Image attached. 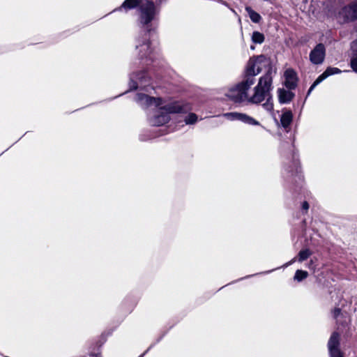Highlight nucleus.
Wrapping results in <instances>:
<instances>
[{
    "instance_id": "nucleus-4",
    "label": "nucleus",
    "mask_w": 357,
    "mask_h": 357,
    "mask_svg": "<svg viewBox=\"0 0 357 357\" xmlns=\"http://www.w3.org/2000/svg\"><path fill=\"white\" fill-rule=\"evenodd\" d=\"M266 59L264 55L250 58L248 62L244 79L248 86H252L255 82V77L261 71L260 64Z\"/></svg>"
},
{
    "instance_id": "nucleus-8",
    "label": "nucleus",
    "mask_w": 357,
    "mask_h": 357,
    "mask_svg": "<svg viewBox=\"0 0 357 357\" xmlns=\"http://www.w3.org/2000/svg\"><path fill=\"white\" fill-rule=\"evenodd\" d=\"M135 101L143 107H148L151 105L159 107L162 103L161 98L151 97L144 93H137Z\"/></svg>"
},
{
    "instance_id": "nucleus-16",
    "label": "nucleus",
    "mask_w": 357,
    "mask_h": 357,
    "mask_svg": "<svg viewBox=\"0 0 357 357\" xmlns=\"http://www.w3.org/2000/svg\"><path fill=\"white\" fill-rule=\"evenodd\" d=\"M140 3L139 0H125L119 10L121 9V8L125 9H132L137 6H139Z\"/></svg>"
},
{
    "instance_id": "nucleus-24",
    "label": "nucleus",
    "mask_w": 357,
    "mask_h": 357,
    "mask_svg": "<svg viewBox=\"0 0 357 357\" xmlns=\"http://www.w3.org/2000/svg\"><path fill=\"white\" fill-rule=\"evenodd\" d=\"M341 314V310L338 307H336L333 311V316L335 319H337L339 315Z\"/></svg>"
},
{
    "instance_id": "nucleus-14",
    "label": "nucleus",
    "mask_w": 357,
    "mask_h": 357,
    "mask_svg": "<svg viewBox=\"0 0 357 357\" xmlns=\"http://www.w3.org/2000/svg\"><path fill=\"white\" fill-rule=\"evenodd\" d=\"M340 73H341V70L339 68H335V67H328L321 75H320L317 77V83H320L324 79L327 78L328 76H331V75H333L335 74H338Z\"/></svg>"
},
{
    "instance_id": "nucleus-7",
    "label": "nucleus",
    "mask_w": 357,
    "mask_h": 357,
    "mask_svg": "<svg viewBox=\"0 0 357 357\" xmlns=\"http://www.w3.org/2000/svg\"><path fill=\"white\" fill-rule=\"evenodd\" d=\"M328 347L330 357H344L340 349V335L337 332L332 333L328 342Z\"/></svg>"
},
{
    "instance_id": "nucleus-20",
    "label": "nucleus",
    "mask_w": 357,
    "mask_h": 357,
    "mask_svg": "<svg viewBox=\"0 0 357 357\" xmlns=\"http://www.w3.org/2000/svg\"><path fill=\"white\" fill-rule=\"evenodd\" d=\"M308 276V273L305 271L297 270L295 273L294 280L301 282Z\"/></svg>"
},
{
    "instance_id": "nucleus-11",
    "label": "nucleus",
    "mask_w": 357,
    "mask_h": 357,
    "mask_svg": "<svg viewBox=\"0 0 357 357\" xmlns=\"http://www.w3.org/2000/svg\"><path fill=\"white\" fill-rule=\"evenodd\" d=\"M136 50H139V56L140 59L146 58L150 55V43L146 36L143 40H137Z\"/></svg>"
},
{
    "instance_id": "nucleus-1",
    "label": "nucleus",
    "mask_w": 357,
    "mask_h": 357,
    "mask_svg": "<svg viewBox=\"0 0 357 357\" xmlns=\"http://www.w3.org/2000/svg\"><path fill=\"white\" fill-rule=\"evenodd\" d=\"M275 74V70L271 66L266 74L260 77L257 85L254 88V94L248 96V91L251 86H248L245 79L231 87L226 93V96L234 102H241L248 101L253 104L261 102L265 98L268 96L269 92L273 89V77Z\"/></svg>"
},
{
    "instance_id": "nucleus-23",
    "label": "nucleus",
    "mask_w": 357,
    "mask_h": 357,
    "mask_svg": "<svg viewBox=\"0 0 357 357\" xmlns=\"http://www.w3.org/2000/svg\"><path fill=\"white\" fill-rule=\"evenodd\" d=\"M351 67L352 68L354 71L357 73V56L351 59Z\"/></svg>"
},
{
    "instance_id": "nucleus-26",
    "label": "nucleus",
    "mask_w": 357,
    "mask_h": 357,
    "mask_svg": "<svg viewBox=\"0 0 357 357\" xmlns=\"http://www.w3.org/2000/svg\"><path fill=\"white\" fill-rule=\"evenodd\" d=\"M302 208L303 210H305V211H307L309 208V204L307 202H304L302 204Z\"/></svg>"
},
{
    "instance_id": "nucleus-25",
    "label": "nucleus",
    "mask_w": 357,
    "mask_h": 357,
    "mask_svg": "<svg viewBox=\"0 0 357 357\" xmlns=\"http://www.w3.org/2000/svg\"><path fill=\"white\" fill-rule=\"evenodd\" d=\"M319 83H317V79L314 82V83L312 84V85L310 87L309 90H308V92H307V94H310L311 93L312 91H313L314 88L317 85L319 84Z\"/></svg>"
},
{
    "instance_id": "nucleus-6",
    "label": "nucleus",
    "mask_w": 357,
    "mask_h": 357,
    "mask_svg": "<svg viewBox=\"0 0 357 357\" xmlns=\"http://www.w3.org/2000/svg\"><path fill=\"white\" fill-rule=\"evenodd\" d=\"M130 79L129 84L131 89H136L138 87L145 88L149 82V77L145 71L139 72L137 74H132L130 75Z\"/></svg>"
},
{
    "instance_id": "nucleus-9",
    "label": "nucleus",
    "mask_w": 357,
    "mask_h": 357,
    "mask_svg": "<svg viewBox=\"0 0 357 357\" xmlns=\"http://www.w3.org/2000/svg\"><path fill=\"white\" fill-rule=\"evenodd\" d=\"M225 117L231 121H240L248 125L258 126L259 122L253 119L252 117L243 113L238 112H228L223 114Z\"/></svg>"
},
{
    "instance_id": "nucleus-15",
    "label": "nucleus",
    "mask_w": 357,
    "mask_h": 357,
    "mask_svg": "<svg viewBox=\"0 0 357 357\" xmlns=\"http://www.w3.org/2000/svg\"><path fill=\"white\" fill-rule=\"evenodd\" d=\"M293 115L291 111L284 112L280 118V122L282 127L287 128L289 126L292 121Z\"/></svg>"
},
{
    "instance_id": "nucleus-5",
    "label": "nucleus",
    "mask_w": 357,
    "mask_h": 357,
    "mask_svg": "<svg viewBox=\"0 0 357 357\" xmlns=\"http://www.w3.org/2000/svg\"><path fill=\"white\" fill-rule=\"evenodd\" d=\"M339 17L343 22L354 21L357 19V1L343 7L339 12Z\"/></svg>"
},
{
    "instance_id": "nucleus-27",
    "label": "nucleus",
    "mask_w": 357,
    "mask_h": 357,
    "mask_svg": "<svg viewBox=\"0 0 357 357\" xmlns=\"http://www.w3.org/2000/svg\"><path fill=\"white\" fill-rule=\"evenodd\" d=\"M351 47L354 51H357V39L352 43Z\"/></svg>"
},
{
    "instance_id": "nucleus-21",
    "label": "nucleus",
    "mask_w": 357,
    "mask_h": 357,
    "mask_svg": "<svg viewBox=\"0 0 357 357\" xmlns=\"http://www.w3.org/2000/svg\"><path fill=\"white\" fill-rule=\"evenodd\" d=\"M266 98V102L262 105V107L267 111L271 112L273 109V103L272 102V98L271 97L270 93L268 96L265 98Z\"/></svg>"
},
{
    "instance_id": "nucleus-10",
    "label": "nucleus",
    "mask_w": 357,
    "mask_h": 357,
    "mask_svg": "<svg viewBox=\"0 0 357 357\" xmlns=\"http://www.w3.org/2000/svg\"><path fill=\"white\" fill-rule=\"evenodd\" d=\"M325 52L324 45L322 43H319L310 54V61L314 64L322 63L324 60Z\"/></svg>"
},
{
    "instance_id": "nucleus-12",
    "label": "nucleus",
    "mask_w": 357,
    "mask_h": 357,
    "mask_svg": "<svg viewBox=\"0 0 357 357\" xmlns=\"http://www.w3.org/2000/svg\"><path fill=\"white\" fill-rule=\"evenodd\" d=\"M284 85L289 89H294L297 86V75L292 69H287L284 72Z\"/></svg>"
},
{
    "instance_id": "nucleus-13",
    "label": "nucleus",
    "mask_w": 357,
    "mask_h": 357,
    "mask_svg": "<svg viewBox=\"0 0 357 357\" xmlns=\"http://www.w3.org/2000/svg\"><path fill=\"white\" fill-rule=\"evenodd\" d=\"M279 101L280 103H287L290 102L294 96V94L290 91L284 89L278 90Z\"/></svg>"
},
{
    "instance_id": "nucleus-2",
    "label": "nucleus",
    "mask_w": 357,
    "mask_h": 357,
    "mask_svg": "<svg viewBox=\"0 0 357 357\" xmlns=\"http://www.w3.org/2000/svg\"><path fill=\"white\" fill-rule=\"evenodd\" d=\"M154 115L149 119V123L153 126H160L167 123L170 114L186 113L191 109L190 106L183 102L175 101L160 107Z\"/></svg>"
},
{
    "instance_id": "nucleus-19",
    "label": "nucleus",
    "mask_w": 357,
    "mask_h": 357,
    "mask_svg": "<svg viewBox=\"0 0 357 357\" xmlns=\"http://www.w3.org/2000/svg\"><path fill=\"white\" fill-rule=\"evenodd\" d=\"M311 255L312 252L309 249L301 250L298 253V260L302 262L306 260Z\"/></svg>"
},
{
    "instance_id": "nucleus-17",
    "label": "nucleus",
    "mask_w": 357,
    "mask_h": 357,
    "mask_svg": "<svg viewBox=\"0 0 357 357\" xmlns=\"http://www.w3.org/2000/svg\"><path fill=\"white\" fill-rule=\"evenodd\" d=\"M245 10L248 13L250 20L255 22L258 23L261 20V17L259 13L253 10L250 7H246Z\"/></svg>"
},
{
    "instance_id": "nucleus-28",
    "label": "nucleus",
    "mask_w": 357,
    "mask_h": 357,
    "mask_svg": "<svg viewBox=\"0 0 357 357\" xmlns=\"http://www.w3.org/2000/svg\"><path fill=\"white\" fill-rule=\"evenodd\" d=\"M296 261V258H294L293 259H291L288 264H286V266H287L288 265H290L292 263H294V261Z\"/></svg>"
},
{
    "instance_id": "nucleus-3",
    "label": "nucleus",
    "mask_w": 357,
    "mask_h": 357,
    "mask_svg": "<svg viewBox=\"0 0 357 357\" xmlns=\"http://www.w3.org/2000/svg\"><path fill=\"white\" fill-rule=\"evenodd\" d=\"M139 22L146 26V32L151 31V22L155 20L157 15V10L155 3L151 1L141 2L139 7Z\"/></svg>"
},
{
    "instance_id": "nucleus-18",
    "label": "nucleus",
    "mask_w": 357,
    "mask_h": 357,
    "mask_svg": "<svg viewBox=\"0 0 357 357\" xmlns=\"http://www.w3.org/2000/svg\"><path fill=\"white\" fill-rule=\"evenodd\" d=\"M252 40L255 43L261 44L264 40V36L259 31H254L252 36Z\"/></svg>"
},
{
    "instance_id": "nucleus-22",
    "label": "nucleus",
    "mask_w": 357,
    "mask_h": 357,
    "mask_svg": "<svg viewBox=\"0 0 357 357\" xmlns=\"http://www.w3.org/2000/svg\"><path fill=\"white\" fill-rule=\"evenodd\" d=\"M197 120V116L195 114L191 113L185 119L186 124L195 123Z\"/></svg>"
}]
</instances>
